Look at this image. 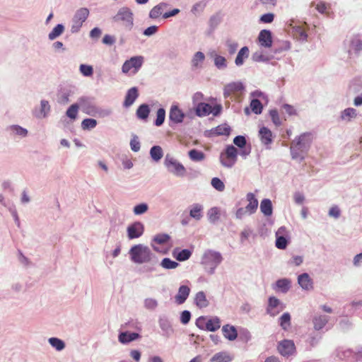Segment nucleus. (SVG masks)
<instances>
[{
    "label": "nucleus",
    "instance_id": "obj_1",
    "mask_svg": "<svg viewBox=\"0 0 362 362\" xmlns=\"http://www.w3.org/2000/svg\"><path fill=\"white\" fill-rule=\"evenodd\" d=\"M309 137V134H303L292 142L291 151L293 158L303 159V153L308 150L310 146V141Z\"/></svg>",
    "mask_w": 362,
    "mask_h": 362
},
{
    "label": "nucleus",
    "instance_id": "obj_2",
    "mask_svg": "<svg viewBox=\"0 0 362 362\" xmlns=\"http://www.w3.org/2000/svg\"><path fill=\"white\" fill-rule=\"evenodd\" d=\"M132 260L138 264L148 262L151 259V252L147 246L136 245L129 250Z\"/></svg>",
    "mask_w": 362,
    "mask_h": 362
},
{
    "label": "nucleus",
    "instance_id": "obj_3",
    "mask_svg": "<svg viewBox=\"0 0 362 362\" xmlns=\"http://www.w3.org/2000/svg\"><path fill=\"white\" fill-rule=\"evenodd\" d=\"M168 4L166 3H160L155 6L149 12V17L152 19H157L161 16L164 18H168L170 17L176 16L180 13V9L174 8L170 11L164 12L168 8Z\"/></svg>",
    "mask_w": 362,
    "mask_h": 362
},
{
    "label": "nucleus",
    "instance_id": "obj_4",
    "mask_svg": "<svg viewBox=\"0 0 362 362\" xmlns=\"http://www.w3.org/2000/svg\"><path fill=\"white\" fill-rule=\"evenodd\" d=\"M238 150L233 145L227 146L225 152L221 153L220 160L221 164L227 168H231L237 161Z\"/></svg>",
    "mask_w": 362,
    "mask_h": 362
},
{
    "label": "nucleus",
    "instance_id": "obj_5",
    "mask_svg": "<svg viewBox=\"0 0 362 362\" xmlns=\"http://www.w3.org/2000/svg\"><path fill=\"white\" fill-rule=\"evenodd\" d=\"M165 165L168 171L177 176L182 177L184 176L186 173V169L183 165L168 155H167L165 157Z\"/></svg>",
    "mask_w": 362,
    "mask_h": 362
},
{
    "label": "nucleus",
    "instance_id": "obj_6",
    "mask_svg": "<svg viewBox=\"0 0 362 362\" xmlns=\"http://www.w3.org/2000/svg\"><path fill=\"white\" fill-rule=\"evenodd\" d=\"M143 63L144 57L142 56L132 57L124 62L122 66V71L123 73L127 74L132 70V72L136 74L141 67Z\"/></svg>",
    "mask_w": 362,
    "mask_h": 362
},
{
    "label": "nucleus",
    "instance_id": "obj_7",
    "mask_svg": "<svg viewBox=\"0 0 362 362\" xmlns=\"http://www.w3.org/2000/svg\"><path fill=\"white\" fill-rule=\"evenodd\" d=\"M116 21L122 22L123 24L131 28L133 25V13L129 8L123 7L120 8L115 16Z\"/></svg>",
    "mask_w": 362,
    "mask_h": 362
},
{
    "label": "nucleus",
    "instance_id": "obj_8",
    "mask_svg": "<svg viewBox=\"0 0 362 362\" xmlns=\"http://www.w3.org/2000/svg\"><path fill=\"white\" fill-rule=\"evenodd\" d=\"M222 259L221 255L213 250L206 251L203 256L204 262L214 267H217L221 262Z\"/></svg>",
    "mask_w": 362,
    "mask_h": 362
},
{
    "label": "nucleus",
    "instance_id": "obj_9",
    "mask_svg": "<svg viewBox=\"0 0 362 362\" xmlns=\"http://www.w3.org/2000/svg\"><path fill=\"white\" fill-rule=\"evenodd\" d=\"M127 231L129 239L138 238L143 235L144 226L141 222H134L127 227Z\"/></svg>",
    "mask_w": 362,
    "mask_h": 362
},
{
    "label": "nucleus",
    "instance_id": "obj_10",
    "mask_svg": "<svg viewBox=\"0 0 362 362\" xmlns=\"http://www.w3.org/2000/svg\"><path fill=\"white\" fill-rule=\"evenodd\" d=\"M279 352L284 356H288L294 354L296 351L295 344L291 340H283L279 344Z\"/></svg>",
    "mask_w": 362,
    "mask_h": 362
},
{
    "label": "nucleus",
    "instance_id": "obj_11",
    "mask_svg": "<svg viewBox=\"0 0 362 362\" xmlns=\"http://www.w3.org/2000/svg\"><path fill=\"white\" fill-rule=\"evenodd\" d=\"M244 89L243 84L240 82H234L228 84L224 88V96L225 98L230 97L232 95H238Z\"/></svg>",
    "mask_w": 362,
    "mask_h": 362
},
{
    "label": "nucleus",
    "instance_id": "obj_12",
    "mask_svg": "<svg viewBox=\"0 0 362 362\" xmlns=\"http://www.w3.org/2000/svg\"><path fill=\"white\" fill-rule=\"evenodd\" d=\"M169 118L173 123H181L185 118V114L177 105H173L170 110Z\"/></svg>",
    "mask_w": 362,
    "mask_h": 362
},
{
    "label": "nucleus",
    "instance_id": "obj_13",
    "mask_svg": "<svg viewBox=\"0 0 362 362\" xmlns=\"http://www.w3.org/2000/svg\"><path fill=\"white\" fill-rule=\"evenodd\" d=\"M258 41L262 47L270 48L272 45V37L271 31L262 30L258 36Z\"/></svg>",
    "mask_w": 362,
    "mask_h": 362
},
{
    "label": "nucleus",
    "instance_id": "obj_14",
    "mask_svg": "<svg viewBox=\"0 0 362 362\" xmlns=\"http://www.w3.org/2000/svg\"><path fill=\"white\" fill-rule=\"evenodd\" d=\"M298 283L304 290L308 291L313 288V280L307 273L298 276Z\"/></svg>",
    "mask_w": 362,
    "mask_h": 362
},
{
    "label": "nucleus",
    "instance_id": "obj_15",
    "mask_svg": "<svg viewBox=\"0 0 362 362\" xmlns=\"http://www.w3.org/2000/svg\"><path fill=\"white\" fill-rule=\"evenodd\" d=\"M190 289L187 286H181L179 288L178 293L175 296V301L178 305L184 303L189 296Z\"/></svg>",
    "mask_w": 362,
    "mask_h": 362
},
{
    "label": "nucleus",
    "instance_id": "obj_16",
    "mask_svg": "<svg viewBox=\"0 0 362 362\" xmlns=\"http://www.w3.org/2000/svg\"><path fill=\"white\" fill-rule=\"evenodd\" d=\"M138 89L136 87L131 88L129 90H128L126 94L124 101V106L127 107L131 106L138 98Z\"/></svg>",
    "mask_w": 362,
    "mask_h": 362
},
{
    "label": "nucleus",
    "instance_id": "obj_17",
    "mask_svg": "<svg viewBox=\"0 0 362 362\" xmlns=\"http://www.w3.org/2000/svg\"><path fill=\"white\" fill-rule=\"evenodd\" d=\"M247 201L248 202V204L245 206L246 210L249 214H252L257 209L258 201L255 198V194L252 192L247 194Z\"/></svg>",
    "mask_w": 362,
    "mask_h": 362
},
{
    "label": "nucleus",
    "instance_id": "obj_18",
    "mask_svg": "<svg viewBox=\"0 0 362 362\" xmlns=\"http://www.w3.org/2000/svg\"><path fill=\"white\" fill-rule=\"evenodd\" d=\"M170 239V236L167 234H158L156 235L153 238L154 243L151 244L152 247L154 250L160 252L165 253V251H163L162 250H160L158 247L156 245V244L158 245H163L166 243Z\"/></svg>",
    "mask_w": 362,
    "mask_h": 362
},
{
    "label": "nucleus",
    "instance_id": "obj_19",
    "mask_svg": "<svg viewBox=\"0 0 362 362\" xmlns=\"http://www.w3.org/2000/svg\"><path fill=\"white\" fill-rule=\"evenodd\" d=\"M195 112L199 117L206 116L211 113L212 107L208 103H200L197 105Z\"/></svg>",
    "mask_w": 362,
    "mask_h": 362
},
{
    "label": "nucleus",
    "instance_id": "obj_20",
    "mask_svg": "<svg viewBox=\"0 0 362 362\" xmlns=\"http://www.w3.org/2000/svg\"><path fill=\"white\" fill-rule=\"evenodd\" d=\"M261 141L264 144H269L272 141V133L267 127H263L259 131Z\"/></svg>",
    "mask_w": 362,
    "mask_h": 362
},
{
    "label": "nucleus",
    "instance_id": "obj_21",
    "mask_svg": "<svg viewBox=\"0 0 362 362\" xmlns=\"http://www.w3.org/2000/svg\"><path fill=\"white\" fill-rule=\"evenodd\" d=\"M223 336L232 341L237 338L238 332L235 327L230 326L229 325H224L222 328Z\"/></svg>",
    "mask_w": 362,
    "mask_h": 362
},
{
    "label": "nucleus",
    "instance_id": "obj_22",
    "mask_svg": "<svg viewBox=\"0 0 362 362\" xmlns=\"http://www.w3.org/2000/svg\"><path fill=\"white\" fill-rule=\"evenodd\" d=\"M173 255L177 260L182 262L188 259L191 257L192 252L187 249L180 250L178 248H175L173 252Z\"/></svg>",
    "mask_w": 362,
    "mask_h": 362
},
{
    "label": "nucleus",
    "instance_id": "obj_23",
    "mask_svg": "<svg viewBox=\"0 0 362 362\" xmlns=\"http://www.w3.org/2000/svg\"><path fill=\"white\" fill-rule=\"evenodd\" d=\"M285 230V228L281 227L280 228L278 231L276 232V247L279 249L284 250L286 247L288 241L282 235H280L284 233Z\"/></svg>",
    "mask_w": 362,
    "mask_h": 362
},
{
    "label": "nucleus",
    "instance_id": "obj_24",
    "mask_svg": "<svg viewBox=\"0 0 362 362\" xmlns=\"http://www.w3.org/2000/svg\"><path fill=\"white\" fill-rule=\"evenodd\" d=\"M233 357L227 352H218L213 356L211 362H230Z\"/></svg>",
    "mask_w": 362,
    "mask_h": 362
},
{
    "label": "nucleus",
    "instance_id": "obj_25",
    "mask_svg": "<svg viewBox=\"0 0 362 362\" xmlns=\"http://www.w3.org/2000/svg\"><path fill=\"white\" fill-rule=\"evenodd\" d=\"M249 49L247 47H242L238 53L235 62L237 66H241L244 63V60L249 57Z\"/></svg>",
    "mask_w": 362,
    "mask_h": 362
},
{
    "label": "nucleus",
    "instance_id": "obj_26",
    "mask_svg": "<svg viewBox=\"0 0 362 362\" xmlns=\"http://www.w3.org/2000/svg\"><path fill=\"white\" fill-rule=\"evenodd\" d=\"M139 337V334L137 333H129V332H122L119 335V341L122 344H127L132 341Z\"/></svg>",
    "mask_w": 362,
    "mask_h": 362
},
{
    "label": "nucleus",
    "instance_id": "obj_27",
    "mask_svg": "<svg viewBox=\"0 0 362 362\" xmlns=\"http://www.w3.org/2000/svg\"><path fill=\"white\" fill-rule=\"evenodd\" d=\"M279 304L280 302L279 299L275 297H270L269 298V305L267 308L268 313L272 316H274L279 313V310H276V308L279 306Z\"/></svg>",
    "mask_w": 362,
    "mask_h": 362
},
{
    "label": "nucleus",
    "instance_id": "obj_28",
    "mask_svg": "<svg viewBox=\"0 0 362 362\" xmlns=\"http://www.w3.org/2000/svg\"><path fill=\"white\" fill-rule=\"evenodd\" d=\"M329 318L326 315H320L313 318L314 328L316 330L322 329L327 323Z\"/></svg>",
    "mask_w": 362,
    "mask_h": 362
},
{
    "label": "nucleus",
    "instance_id": "obj_29",
    "mask_svg": "<svg viewBox=\"0 0 362 362\" xmlns=\"http://www.w3.org/2000/svg\"><path fill=\"white\" fill-rule=\"evenodd\" d=\"M194 300L197 306L200 308H206L209 304L206 295L203 291H199L196 294Z\"/></svg>",
    "mask_w": 362,
    "mask_h": 362
},
{
    "label": "nucleus",
    "instance_id": "obj_30",
    "mask_svg": "<svg viewBox=\"0 0 362 362\" xmlns=\"http://www.w3.org/2000/svg\"><path fill=\"white\" fill-rule=\"evenodd\" d=\"M221 327L220 320L218 317H214L207 320L205 325L206 329L210 332H214Z\"/></svg>",
    "mask_w": 362,
    "mask_h": 362
},
{
    "label": "nucleus",
    "instance_id": "obj_31",
    "mask_svg": "<svg viewBox=\"0 0 362 362\" xmlns=\"http://www.w3.org/2000/svg\"><path fill=\"white\" fill-rule=\"evenodd\" d=\"M202 205L199 204H194L189 211V216L197 221L200 220L202 217Z\"/></svg>",
    "mask_w": 362,
    "mask_h": 362
},
{
    "label": "nucleus",
    "instance_id": "obj_32",
    "mask_svg": "<svg viewBox=\"0 0 362 362\" xmlns=\"http://www.w3.org/2000/svg\"><path fill=\"white\" fill-rule=\"evenodd\" d=\"M150 113V108L148 105H141L136 110V116L138 118L146 120Z\"/></svg>",
    "mask_w": 362,
    "mask_h": 362
},
{
    "label": "nucleus",
    "instance_id": "obj_33",
    "mask_svg": "<svg viewBox=\"0 0 362 362\" xmlns=\"http://www.w3.org/2000/svg\"><path fill=\"white\" fill-rule=\"evenodd\" d=\"M260 210L265 216H271L272 214V202L268 199H264L261 202Z\"/></svg>",
    "mask_w": 362,
    "mask_h": 362
},
{
    "label": "nucleus",
    "instance_id": "obj_34",
    "mask_svg": "<svg viewBox=\"0 0 362 362\" xmlns=\"http://www.w3.org/2000/svg\"><path fill=\"white\" fill-rule=\"evenodd\" d=\"M150 155L154 161H159L163 156L162 148L159 146H153L150 150Z\"/></svg>",
    "mask_w": 362,
    "mask_h": 362
},
{
    "label": "nucleus",
    "instance_id": "obj_35",
    "mask_svg": "<svg viewBox=\"0 0 362 362\" xmlns=\"http://www.w3.org/2000/svg\"><path fill=\"white\" fill-rule=\"evenodd\" d=\"M357 115L356 110L354 108L349 107L345 109L341 114V118L346 122H350L351 119Z\"/></svg>",
    "mask_w": 362,
    "mask_h": 362
},
{
    "label": "nucleus",
    "instance_id": "obj_36",
    "mask_svg": "<svg viewBox=\"0 0 362 362\" xmlns=\"http://www.w3.org/2000/svg\"><path fill=\"white\" fill-rule=\"evenodd\" d=\"M89 15V10L86 8H81L76 11L74 18L83 23L86 21Z\"/></svg>",
    "mask_w": 362,
    "mask_h": 362
},
{
    "label": "nucleus",
    "instance_id": "obj_37",
    "mask_svg": "<svg viewBox=\"0 0 362 362\" xmlns=\"http://www.w3.org/2000/svg\"><path fill=\"white\" fill-rule=\"evenodd\" d=\"M291 281L287 279H279L276 282V286L283 293H286L290 288Z\"/></svg>",
    "mask_w": 362,
    "mask_h": 362
},
{
    "label": "nucleus",
    "instance_id": "obj_38",
    "mask_svg": "<svg viewBox=\"0 0 362 362\" xmlns=\"http://www.w3.org/2000/svg\"><path fill=\"white\" fill-rule=\"evenodd\" d=\"M189 158L193 161H201L204 159V153L200 151L192 149L188 153Z\"/></svg>",
    "mask_w": 362,
    "mask_h": 362
},
{
    "label": "nucleus",
    "instance_id": "obj_39",
    "mask_svg": "<svg viewBox=\"0 0 362 362\" xmlns=\"http://www.w3.org/2000/svg\"><path fill=\"white\" fill-rule=\"evenodd\" d=\"M280 326L283 329L287 330L291 325V315L288 313H284L279 318Z\"/></svg>",
    "mask_w": 362,
    "mask_h": 362
},
{
    "label": "nucleus",
    "instance_id": "obj_40",
    "mask_svg": "<svg viewBox=\"0 0 362 362\" xmlns=\"http://www.w3.org/2000/svg\"><path fill=\"white\" fill-rule=\"evenodd\" d=\"M64 28L63 25L58 24L49 33V39L51 40H54L55 38H57V37H59L60 35L62 34V33L64 32Z\"/></svg>",
    "mask_w": 362,
    "mask_h": 362
},
{
    "label": "nucleus",
    "instance_id": "obj_41",
    "mask_svg": "<svg viewBox=\"0 0 362 362\" xmlns=\"http://www.w3.org/2000/svg\"><path fill=\"white\" fill-rule=\"evenodd\" d=\"M204 59L205 56L203 52H196L192 60V66L195 68H197L204 62Z\"/></svg>",
    "mask_w": 362,
    "mask_h": 362
},
{
    "label": "nucleus",
    "instance_id": "obj_42",
    "mask_svg": "<svg viewBox=\"0 0 362 362\" xmlns=\"http://www.w3.org/2000/svg\"><path fill=\"white\" fill-rule=\"evenodd\" d=\"M165 118V110L163 108H159L156 113V119L155 121V125L159 127L162 125Z\"/></svg>",
    "mask_w": 362,
    "mask_h": 362
},
{
    "label": "nucleus",
    "instance_id": "obj_43",
    "mask_svg": "<svg viewBox=\"0 0 362 362\" xmlns=\"http://www.w3.org/2000/svg\"><path fill=\"white\" fill-rule=\"evenodd\" d=\"M250 107L255 114H260L262 111V105L258 99H253L250 103Z\"/></svg>",
    "mask_w": 362,
    "mask_h": 362
},
{
    "label": "nucleus",
    "instance_id": "obj_44",
    "mask_svg": "<svg viewBox=\"0 0 362 362\" xmlns=\"http://www.w3.org/2000/svg\"><path fill=\"white\" fill-rule=\"evenodd\" d=\"M49 342L57 351L62 350L65 346L64 341L58 338L52 337L49 339Z\"/></svg>",
    "mask_w": 362,
    "mask_h": 362
},
{
    "label": "nucleus",
    "instance_id": "obj_45",
    "mask_svg": "<svg viewBox=\"0 0 362 362\" xmlns=\"http://www.w3.org/2000/svg\"><path fill=\"white\" fill-rule=\"evenodd\" d=\"M160 265L165 269H175L179 264L177 262L171 260L170 258H164L162 260Z\"/></svg>",
    "mask_w": 362,
    "mask_h": 362
},
{
    "label": "nucleus",
    "instance_id": "obj_46",
    "mask_svg": "<svg viewBox=\"0 0 362 362\" xmlns=\"http://www.w3.org/2000/svg\"><path fill=\"white\" fill-rule=\"evenodd\" d=\"M97 121L95 119H84L81 122V127L83 129H89L95 127Z\"/></svg>",
    "mask_w": 362,
    "mask_h": 362
},
{
    "label": "nucleus",
    "instance_id": "obj_47",
    "mask_svg": "<svg viewBox=\"0 0 362 362\" xmlns=\"http://www.w3.org/2000/svg\"><path fill=\"white\" fill-rule=\"evenodd\" d=\"M211 183L213 187L219 192H223L225 189L224 183L218 177L212 178Z\"/></svg>",
    "mask_w": 362,
    "mask_h": 362
},
{
    "label": "nucleus",
    "instance_id": "obj_48",
    "mask_svg": "<svg viewBox=\"0 0 362 362\" xmlns=\"http://www.w3.org/2000/svg\"><path fill=\"white\" fill-rule=\"evenodd\" d=\"M78 105L77 104L71 105L66 111V115L71 119H76L78 110Z\"/></svg>",
    "mask_w": 362,
    "mask_h": 362
},
{
    "label": "nucleus",
    "instance_id": "obj_49",
    "mask_svg": "<svg viewBox=\"0 0 362 362\" xmlns=\"http://www.w3.org/2000/svg\"><path fill=\"white\" fill-rule=\"evenodd\" d=\"M269 115L271 117V119H272L273 123L276 126H280L281 124V120L279 117V112L276 110H271L269 111Z\"/></svg>",
    "mask_w": 362,
    "mask_h": 362
},
{
    "label": "nucleus",
    "instance_id": "obj_50",
    "mask_svg": "<svg viewBox=\"0 0 362 362\" xmlns=\"http://www.w3.org/2000/svg\"><path fill=\"white\" fill-rule=\"evenodd\" d=\"M148 206L146 204L142 203L134 206V213L136 215H141L148 211Z\"/></svg>",
    "mask_w": 362,
    "mask_h": 362
},
{
    "label": "nucleus",
    "instance_id": "obj_51",
    "mask_svg": "<svg viewBox=\"0 0 362 362\" xmlns=\"http://www.w3.org/2000/svg\"><path fill=\"white\" fill-rule=\"evenodd\" d=\"M80 71L85 76H90L93 74V67L90 65L81 64L80 66Z\"/></svg>",
    "mask_w": 362,
    "mask_h": 362
},
{
    "label": "nucleus",
    "instance_id": "obj_52",
    "mask_svg": "<svg viewBox=\"0 0 362 362\" xmlns=\"http://www.w3.org/2000/svg\"><path fill=\"white\" fill-rule=\"evenodd\" d=\"M282 110L289 116L296 115L297 111L295 107L288 104H284L281 107Z\"/></svg>",
    "mask_w": 362,
    "mask_h": 362
},
{
    "label": "nucleus",
    "instance_id": "obj_53",
    "mask_svg": "<svg viewBox=\"0 0 362 362\" xmlns=\"http://www.w3.org/2000/svg\"><path fill=\"white\" fill-rule=\"evenodd\" d=\"M215 65L218 68H225L226 66V60L222 56H216L214 59Z\"/></svg>",
    "mask_w": 362,
    "mask_h": 362
},
{
    "label": "nucleus",
    "instance_id": "obj_54",
    "mask_svg": "<svg viewBox=\"0 0 362 362\" xmlns=\"http://www.w3.org/2000/svg\"><path fill=\"white\" fill-rule=\"evenodd\" d=\"M233 143L239 148H243L246 145V139L243 136H237L234 138Z\"/></svg>",
    "mask_w": 362,
    "mask_h": 362
},
{
    "label": "nucleus",
    "instance_id": "obj_55",
    "mask_svg": "<svg viewBox=\"0 0 362 362\" xmlns=\"http://www.w3.org/2000/svg\"><path fill=\"white\" fill-rule=\"evenodd\" d=\"M83 23L76 19L74 17L72 19L71 32L77 33L81 28Z\"/></svg>",
    "mask_w": 362,
    "mask_h": 362
},
{
    "label": "nucleus",
    "instance_id": "obj_56",
    "mask_svg": "<svg viewBox=\"0 0 362 362\" xmlns=\"http://www.w3.org/2000/svg\"><path fill=\"white\" fill-rule=\"evenodd\" d=\"M274 19V15L272 13H265L260 17V21L264 23H270Z\"/></svg>",
    "mask_w": 362,
    "mask_h": 362
},
{
    "label": "nucleus",
    "instance_id": "obj_57",
    "mask_svg": "<svg viewBox=\"0 0 362 362\" xmlns=\"http://www.w3.org/2000/svg\"><path fill=\"white\" fill-rule=\"evenodd\" d=\"M190 318H191V314L189 311L184 310L183 312H182L181 316H180V321L182 324H184V325L187 324L189 322Z\"/></svg>",
    "mask_w": 362,
    "mask_h": 362
},
{
    "label": "nucleus",
    "instance_id": "obj_58",
    "mask_svg": "<svg viewBox=\"0 0 362 362\" xmlns=\"http://www.w3.org/2000/svg\"><path fill=\"white\" fill-rule=\"evenodd\" d=\"M130 146H131V149L134 151V152H137L139 151L140 149V143L139 141H138L137 138L136 137H134V139H132L130 141Z\"/></svg>",
    "mask_w": 362,
    "mask_h": 362
},
{
    "label": "nucleus",
    "instance_id": "obj_59",
    "mask_svg": "<svg viewBox=\"0 0 362 362\" xmlns=\"http://www.w3.org/2000/svg\"><path fill=\"white\" fill-rule=\"evenodd\" d=\"M218 214L217 209H211L209 214V220L212 222H215L218 218Z\"/></svg>",
    "mask_w": 362,
    "mask_h": 362
},
{
    "label": "nucleus",
    "instance_id": "obj_60",
    "mask_svg": "<svg viewBox=\"0 0 362 362\" xmlns=\"http://www.w3.org/2000/svg\"><path fill=\"white\" fill-rule=\"evenodd\" d=\"M329 215L330 216H333V217H334L336 218H339V216H340V210H339V209L337 206L331 207L329 211Z\"/></svg>",
    "mask_w": 362,
    "mask_h": 362
},
{
    "label": "nucleus",
    "instance_id": "obj_61",
    "mask_svg": "<svg viewBox=\"0 0 362 362\" xmlns=\"http://www.w3.org/2000/svg\"><path fill=\"white\" fill-rule=\"evenodd\" d=\"M157 30H158V27L156 25H152V26L147 28L144 31V35H146V36H150V35L155 34L157 32Z\"/></svg>",
    "mask_w": 362,
    "mask_h": 362
},
{
    "label": "nucleus",
    "instance_id": "obj_62",
    "mask_svg": "<svg viewBox=\"0 0 362 362\" xmlns=\"http://www.w3.org/2000/svg\"><path fill=\"white\" fill-rule=\"evenodd\" d=\"M351 45L356 51L358 52L362 49V40L360 39H355L352 40Z\"/></svg>",
    "mask_w": 362,
    "mask_h": 362
},
{
    "label": "nucleus",
    "instance_id": "obj_63",
    "mask_svg": "<svg viewBox=\"0 0 362 362\" xmlns=\"http://www.w3.org/2000/svg\"><path fill=\"white\" fill-rule=\"evenodd\" d=\"M227 46H228V51L229 54H233L236 52L238 45L236 42H228Z\"/></svg>",
    "mask_w": 362,
    "mask_h": 362
},
{
    "label": "nucleus",
    "instance_id": "obj_64",
    "mask_svg": "<svg viewBox=\"0 0 362 362\" xmlns=\"http://www.w3.org/2000/svg\"><path fill=\"white\" fill-rule=\"evenodd\" d=\"M146 307L149 309H153L157 306V301L152 298H148L145 300Z\"/></svg>",
    "mask_w": 362,
    "mask_h": 362
}]
</instances>
